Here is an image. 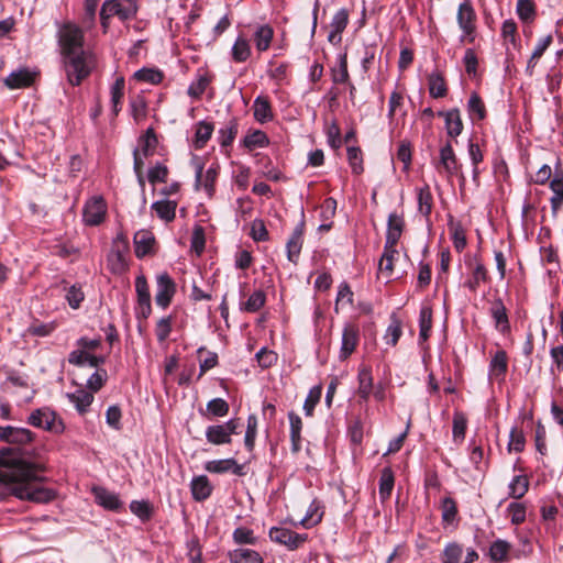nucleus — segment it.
Returning <instances> with one entry per match:
<instances>
[{"instance_id":"nucleus-11","label":"nucleus","mask_w":563,"mask_h":563,"mask_svg":"<svg viewBox=\"0 0 563 563\" xmlns=\"http://www.w3.org/2000/svg\"><path fill=\"white\" fill-rule=\"evenodd\" d=\"M268 534L272 541L285 545L290 551L297 550L308 539L306 533L300 534L289 529L279 527L271 528Z\"/></svg>"},{"instance_id":"nucleus-51","label":"nucleus","mask_w":563,"mask_h":563,"mask_svg":"<svg viewBox=\"0 0 563 563\" xmlns=\"http://www.w3.org/2000/svg\"><path fill=\"white\" fill-rule=\"evenodd\" d=\"M442 520L446 525H452L457 517V506L453 498L445 497L441 503Z\"/></svg>"},{"instance_id":"nucleus-44","label":"nucleus","mask_w":563,"mask_h":563,"mask_svg":"<svg viewBox=\"0 0 563 563\" xmlns=\"http://www.w3.org/2000/svg\"><path fill=\"white\" fill-rule=\"evenodd\" d=\"M157 145V139L153 129H148L139 140V147L141 156L148 157L154 153Z\"/></svg>"},{"instance_id":"nucleus-18","label":"nucleus","mask_w":563,"mask_h":563,"mask_svg":"<svg viewBox=\"0 0 563 563\" xmlns=\"http://www.w3.org/2000/svg\"><path fill=\"white\" fill-rule=\"evenodd\" d=\"M35 75V73L30 71L29 69L21 68L12 71L4 79V84L10 89L25 88L33 84Z\"/></svg>"},{"instance_id":"nucleus-57","label":"nucleus","mask_w":563,"mask_h":563,"mask_svg":"<svg viewBox=\"0 0 563 563\" xmlns=\"http://www.w3.org/2000/svg\"><path fill=\"white\" fill-rule=\"evenodd\" d=\"M526 444V438L523 431L514 427L510 430L509 442H508V451L509 452H522Z\"/></svg>"},{"instance_id":"nucleus-47","label":"nucleus","mask_w":563,"mask_h":563,"mask_svg":"<svg viewBox=\"0 0 563 563\" xmlns=\"http://www.w3.org/2000/svg\"><path fill=\"white\" fill-rule=\"evenodd\" d=\"M419 327V340L427 341L432 328V309L428 306H423L420 310Z\"/></svg>"},{"instance_id":"nucleus-23","label":"nucleus","mask_w":563,"mask_h":563,"mask_svg":"<svg viewBox=\"0 0 563 563\" xmlns=\"http://www.w3.org/2000/svg\"><path fill=\"white\" fill-rule=\"evenodd\" d=\"M511 551V544L503 539L495 540L487 552V556L493 563H506L509 562V554Z\"/></svg>"},{"instance_id":"nucleus-8","label":"nucleus","mask_w":563,"mask_h":563,"mask_svg":"<svg viewBox=\"0 0 563 563\" xmlns=\"http://www.w3.org/2000/svg\"><path fill=\"white\" fill-rule=\"evenodd\" d=\"M240 422L238 419H231L222 424H212L206 429V439L214 445L230 444L232 434L238 433Z\"/></svg>"},{"instance_id":"nucleus-56","label":"nucleus","mask_w":563,"mask_h":563,"mask_svg":"<svg viewBox=\"0 0 563 563\" xmlns=\"http://www.w3.org/2000/svg\"><path fill=\"white\" fill-rule=\"evenodd\" d=\"M516 11L523 22H531L536 16V7L532 0H518Z\"/></svg>"},{"instance_id":"nucleus-54","label":"nucleus","mask_w":563,"mask_h":563,"mask_svg":"<svg viewBox=\"0 0 563 563\" xmlns=\"http://www.w3.org/2000/svg\"><path fill=\"white\" fill-rule=\"evenodd\" d=\"M265 292L263 290H255L243 303L241 309L246 312H256L265 305Z\"/></svg>"},{"instance_id":"nucleus-28","label":"nucleus","mask_w":563,"mask_h":563,"mask_svg":"<svg viewBox=\"0 0 563 563\" xmlns=\"http://www.w3.org/2000/svg\"><path fill=\"white\" fill-rule=\"evenodd\" d=\"M254 119L260 123L268 122L273 119L272 107L267 97L258 96L253 103Z\"/></svg>"},{"instance_id":"nucleus-10","label":"nucleus","mask_w":563,"mask_h":563,"mask_svg":"<svg viewBox=\"0 0 563 563\" xmlns=\"http://www.w3.org/2000/svg\"><path fill=\"white\" fill-rule=\"evenodd\" d=\"M107 214V203L100 196L91 197L82 209V220L86 225L96 227L103 222Z\"/></svg>"},{"instance_id":"nucleus-27","label":"nucleus","mask_w":563,"mask_h":563,"mask_svg":"<svg viewBox=\"0 0 563 563\" xmlns=\"http://www.w3.org/2000/svg\"><path fill=\"white\" fill-rule=\"evenodd\" d=\"M373 391V377L372 371L367 366L358 369V388L357 395L364 401H367Z\"/></svg>"},{"instance_id":"nucleus-21","label":"nucleus","mask_w":563,"mask_h":563,"mask_svg":"<svg viewBox=\"0 0 563 563\" xmlns=\"http://www.w3.org/2000/svg\"><path fill=\"white\" fill-rule=\"evenodd\" d=\"M206 470L210 473H225L231 471L233 474L238 476L244 475L243 466L238 464L234 459H225V460H213L209 461L206 464Z\"/></svg>"},{"instance_id":"nucleus-33","label":"nucleus","mask_w":563,"mask_h":563,"mask_svg":"<svg viewBox=\"0 0 563 563\" xmlns=\"http://www.w3.org/2000/svg\"><path fill=\"white\" fill-rule=\"evenodd\" d=\"M428 86L430 96L433 98H443L448 93L445 80L439 71H433L428 76Z\"/></svg>"},{"instance_id":"nucleus-32","label":"nucleus","mask_w":563,"mask_h":563,"mask_svg":"<svg viewBox=\"0 0 563 563\" xmlns=\"http://www.w3.org/2000/svg\"><path fill=\"white\" fill-rule=\"evenodd\" d=\"M239 123L235 118H232L223 128L218 132V140L222 147L230 146L238 135Z\"/></svg>"},{"instance_id":"nucleus-20","label":"nucleus","mask_w":563,"mask_h":563,"mask_svg":"<svg viewBox=\"0 0 563 563\" xmlns=\"http://www.w3.org/2000/svg\"><path fill=\"white\" fill-rule=\"evenodd\" d=\"M439 117H443L445 121V130L449 136L456 137L463 131V122L459 109H451L449 111H439Z\"/></svg>"},{"instance_id":"nucleus-48","label":"nucleus","mask_w":563,"mask_h":563,"mask_svg":"<svg viewBox=\"0 0 563 563\" xmlns=\"http://www.w3.org/2000/svg\"><path fill=\"white\" fill-rule=\"evenodd\" d=\"M467 110L472 120H483L486 117L485 104L476 92L470 97Z\"/></svg>"},{"instance_id":"nucleus-37","label":"nucleus","mask_w":563,"mask_h":563,"mask_svg":"<svg viewBox=\"0 0 563 563\" xmlns=\"http://www.w3.org/2000/svg\"><path fill=\"white\" fill-rule=\"evenodd\" d=\"M489 280L488 272L485 265L477 262L472 271V277L465 283V286L473 292L477 290L481 283H487Z\"/></svg>"},{"instance_id":"nucleus-36","label":"nucleus","mask_w":563,"mask_h":563,"mask_svg":"<svg viewBox=\"0 0 563 563\" xmlns=\"http://www.w3.org/2000/svg\"><path fill=\"white\" fill-rule=\"evenodd\" d=\"M231 563H264L261 554L252 549H236L230 554Z\"/></svg>"},{"instance_id":"nucleus-41","label":"nucleus","mask_w":563,"mask_h":563,"mask_svg":"<svg viewBox=\"0 0 563 563\" xmlns=\"http://www.w3.org/2000/svg\"><path fill=\"white\" fill-rule=\"evenodd\" d=\"M214 130L213 123L207 121H200L196 124V133H195V147L202 148L210 140L212 132Z\"/></svg>"},{"instance_id":"nucleus-64","label":"nucleus","mask_w":563,"mask_h":563,"mask_svg":"<svg viewBox=\"0 0 563 563\" xmlns=\"http://www.w3.org/2000/svg\"><path fill=\"white\" fill-rule=\"evenodd\" d=\"M172 323H173V317L167 316L164 318H161L155 327V334L158 340V342H164L167 340L172 332Z\"/></svg>"},{"instance_id":"nucleus-34","label":"nucleus","mask_w":563,"mask_h":563,"mask_svg":"<svg viewBox=\"0 0 563 563\" xmlns=\"http://www.w3.org/2000/svg\"><path fill=\"white\" fill-rule=\"evenodd\" d=\"M58 46L60 49V54L64 57V63L67 65V60L70 57V23L65 22L59 25L58 32Z\"/></svg>"},{"instance_id":"nucleus-53","label":"nucleus","mask_w":563,"mask_h":563,"mask_svg":"<svg viewBox=\"0 0 563 563\" xmlns=\"http://www.w3.org/2000/svg\"><path fill=\"white\" fill-rule=\"evenodd\" d=\"M347 161L352 168V173L355 175H360L363 173V154L360 147L357 146H349L347 150Z\"/></svg>"},{"instance_id":"nucleus-17","label":"nucleus","mask_w":563,"mask_h":563,"mask_svg":"<svg viewBox=\"0 0 563 563\" xmlns=\"http://www.w3.org/2000/svg\"><path fill=\"white\" fill-rule=\"evenodd\" d=\"M405 227L404 218L397 213H390L387 222L386 242L389 246H397Z\"/></svg>"},{"instance_id":"nucleus-61","label":"nucleus","mask_w":563,"mask_h":563,"mask_svg":"<svg viewBox=\"0 0 563 563\" xmlns=\"http://www.w3.org/2000/svg\"><path fill=\"white\" fill-rule=\"evenodd\" d=\"M130 510L141 520L146 521L152 517V506L146 500H133L130 504Z\"/></svg>"},{"instance_id":"nucleus-24","label":"nucleus","mask_w":563,"mask_h":563,"mask_svg":"<svg viewBox=\"0 0 563 563\" xmlns=\"http://www.w3.org/2000/svg\"><path fill=\"white\" fill-rule=\"evenodd\" d=\"M550 188L553 191V196L550 199L551 208L553 212L561 209L563 205V170L556 168L554 176L550 181Z\"/></svg>"},{"instance_id":"nucleus-35","label":"nucleus","mask_w":563,"mask_h":563,"mask_svg":"<svg viewBox=\"0 0 563 563\" xmlns=\"http://www.w3.org/2000/svg\"><path fill=\"white\" fill-rule=\"evenodd\" d=\"M177 202L172 200H159L152 205V209L164 221L170 222L176 216Z\"/></svg>"},{"instance_id":"nucleus-50","label":"nucleus","mask_w":563,"mask_h":563,"mask_svg":"<svg viewBox=\"0 0 563 563\" xmlns=\"http://www.w3.org/2000/svg\"><path fill=\"white\" fill-rule=\"evenodd\" d=\"M251 55L249 41L244 37H238L232 47V57L238 63L245 62Z\"/></svg>"},{"instance_id":"nucleus-5","label":"nucleus","mask_w":563,"mask_h":563,"mask_svg":"<svg viewBox=\"0 0 563 563\" xmlns=\"http://www.w3.org/2000/svg\"><path fill=\"white\" fill-rule=\"evenodd\" d=\"M129 252V242L125 235L118 234L113 240L111 251L108 255V267L113 274H123L128 271L126 255Z\"/></svg>"},{"instance_id":"nucleus-63","label":"nucleus","mask_w":563,"mask_h":563,"mask_svg":"<svg viewBox=\"0 0 563 563\" xmlns=\"http://www.w3.org/2000/svg\"><path fill=\"white\" fill-rule=\"evenodd\" d=\"M250 235L255 242L268 241L269 233L262 219H255L252 221Z\"/></svg>"},{"instance_id":"nucleus-14","label":"nucleus","mask_w":563,"mask_h":563,"mask_svg":"<svg viewBox=\"0 0 563 563\" xmlns=\"http://www.w3.org/2000/svg\"><path fill=\"white\" fill-rule=\"evenodd\" d=\"M219 175V166H210L203 173V165L199 162L196 163V189L202 187L209 197H212L216 190V180Z\"/></svg>"},{"instance_id":"nucleus-3","label":"nucleus","mask_w":563,"mask_h":563,"mask_svg":"<svg viewBox=\"0 0 563 563\" xmlns=\"http://www.w3.org/2000/svg\"><path fill=\"white\" fill-rule=\"evenodd\" d=\"M101 345V338H81L77 341V350L73 351V364L97 368L104 364L106 356L96 355L95 352Z\"/></svg>"},{"instance_id":"nucleus-60","label":"nucleus","mask_w":563,"mask_h":563,"mask_svg":"<svg viewBox=\"0 0 563 563\" xmlns=\"http://www.w3.org/2000/svg\"><path fill=\"white\" fill-rule=\"evenodd\" d=\"M211 78L207 75H200L198 79L188 87V95L195 99H199L209 86Z\"/></svg>"},{"instance_id":"nucleus-29","label":"nucleus","mask_w":563,"mask_h":563,"mask_svg":"<svg viewBox=\"0 0 563 563\" xmlns=\"http://www.w3.org/2000/svg\"><path fill=\"white\" fill-rule=\"evenodd\" d=\"M396 256H398L397 246L388 247V244H385L378 269L382 274H385L386 277H390L394 272V261Z\"/></svg>"},{"instance_id":"nucleus-19","label":"nucleus","mask_w":563,"mask_h":563,"mask_svg":"<svg viewBox=\"0 0 563 563\" xmlns=\"http://www.w3.org/2000/svg\"><path fill=\"white\" fill-rule=\"evenodd\" d=\"M303 222H300L295 230L292 231L286 249H287V257L291 263H297L298 256L300 254L303 241Z\"/></svg>"},{"instance_id":"nucleus-42","label":"nucleus","mask_w":563,"mask_h":563,"mask_svg":"<svg viewBox=\"0 0 563 563\" xmlns=\"http://www.w3.org/2000/svg\"><path fill=\"white\" fill-rule=\"evenodd\" d=\"M289 423H290V440L292 444V451L298 452L300 450V442H301V429H302V421L298 415L295 412L288 413Z\"/></svg>"},{"instance_id":"nucleus-25","label":"nucleus","mask_w":563,"mask_h":563,"mask_svg":"<svg viewBox=\"0 0 563 563\" xmlns=\"http://www.w3.org/2000/svg\"><path fill=\"white\" fill-rule=\"evenodd\" d=\"M274 37V30L268 24H263L256 27L253 34V42L258 52H266Z\"/></svg>"},{"instance_id":"nucleus-59","label":"nucleus","mask_w":563,"mask_h":563,"mask_svg":"<svg viewBox=\"0 0 563 563\" xmlns=\"http://www.w3.org/2000/svg\"><path fill=\"white\" fill-rule=\"evenodd\" d=\"M501 36L508 41L515 48L518 47L517 24L512 19L505 20L501 25Z\"/></svg>"},{"instance_id":"nucleus-31","label":"nucleus","mask_w":563,"mask_h":563,"mask_svg":"<svg viewBox=\"0 0 563 563\" xmlns=\"http://www.w3.org/2000/svg\"><path fill=\"white\" fill-rule=\"evenodd\" d=\"M508 368L507 353L504 350H499L495 353L490 361L489 369L490 376L495 378H504Z\"/></svg>"},{"instance_id":"nucleus-39","label":"nucleus","mask_w":563,"mask_h":563,"mask_svg":"<svg viewBox=\"0 0 563 563\" xmlns=\"http://www.w3.org/2000/svg\"><path fill=\"white\" fill-rule=\"evenodd\" d=\"M417 201L419 212L428 218L433 207V197L428 185L417 190Z\"/></svg>"},{"instance_id":"nucleus-30","label":"nucleus","mask_w":563,"mask_h":563,"mask_svg":"<svg viewBox=\"0 0 563 563\" xmlns=\"http://www.w3.org/2000/svg\"><path fill=\"white\" fill-rule=\"evenodd\" d=\"M553 37L551 34L540 38L527 63V71L531 75L533 68L537 66L538 60L542 57L543 53L549 48L552 44Z\"/></svg>"},{"instance_id":"nucleus-49","label":"nucleus","mask_w":563,"mask_h":563,"mask_svg":"<svg viewBox=\"0 0 563 563\" xmlns=\"http://www.w3.org/2000/svg\"><path fill=\"white\" fill-rule=\"evenodd\" d=\"M507 514L510 517V522L519 526L526 521L527 507L523 503L512 501L507 507Z\"/></svg>"},{"instance_id":"nucleus-43","label":"nucleus","mask_w":563,"mask_h":563,"mask_svg":"<svg viewBox=\"0 0 563 563\" xmlns=\"http://www.w3.org/2000/svg\"><path fill=\"white\" fill-rule=\"evenodd\" d=\"M395 484L394 473L390 467L382 471L379 478V497L384 501L390 497Z\"/></svg>"},{"instance_id":"nucleus-45","label":"nucleus","mask_w":563,"mask_h":563,"mask_svg":"<svg viewBox=\"0 0 563 563\" xmlns=\"http://www.w3.org/2000/svg\"><path fill=\"white\" fill-rule=\"evenodd\" d=\"M509 496L515 499L522 498L529 490V479L527 476L517 475L512 478L509 486Z\"/></svg>"},{"instance_id":"nucleus-2","label":"nucleus","mask_w":563,"mask_h":563,"mask_svg":"<svg viewBox=\"0 0 563 563\" xmlns=\"http://www.w3.org/2000/svg\"><path fill=\"white\" fill-rule=\"evenodd\" d=\"M73 75L76 76V82L79 85L86 79L97 66V57L89 48L84 47V35L79 27L73 25Z\"/></svg>"},{"instance_id":"nucleus-7","label":"nucleus","mask_w":563,"mask_h":563,"mask_svg":"<svg viewBox=\"0 0 563 563\" xmlns=\"http://www.w3.org/2000/svg\"><path fill=\"white\" fill-rule=\"evenodd\" d=\"M462 165L460 164L454 150L450 142L444 144L440 148L439 162L435 164V168L440 174H443L446 179H451L453 176H460L464 179L461 173Z\"/></svg>"},{"instance_id":"nucleus-16","label":"nucleus","mask_w":563,"mask_h":563,"mask_svg":"<svg viewBox=\"0 0 563 563\" xmlns=\"http://www.w3.org/2000/svg\"><path fill=\"white\" fill-rule=\"evenodd\" d=\"M489 313L495 321V328L503 334L510 331L507 309L500 298L495 299L489 308Z\"/></svg>"},{"instance_id":"nucleus-38","label":"nucleus","mask_w":563,"mask_h":563,"mask_svg":"<svg viewBox=\"0 0 563 563\" xmlns=\"http://www.w3.org/2000/svg\"><path fill=\"white\" fill-rule=\"evenodd\" d=\"M268 144L269 139L267 134L261 130L249 132L243 140V145L250 151L266 147Z\"/></svg>"},{"instance_id":"nucleus-26","label":"nucleus","mask_w":563,"mask_h":563,"mask_svg":"<svg viewBox=\"0 0 563 563\" xmlns=\"http://www.w3.org/2000/svg\"><path fill=\"white\" fill-rule=\"evenodd\" d=\"M192 498L197 501L207 499L212 493V486L209 483L207 476H197L191 481L190 484Z\"/></svg>"},{"instance_id":"nucleus-6","label":"nucleus","mask_w":563,"mask_h":563,"mask_svg":"<svg viewBox=\"0 0 563 563\" xmlns=\"http://www.w3.org/2000/svg\"><path fill=\"white\" fill-rule=\"evenodd\" d=\"M456 20L463 32L460 41L474 43L476 34V13L468 0L459 5Z\"/></svg>"},{"instance_id":"nucleus-55","label":"nucleus","mask_w":563,"mask_h":563,"mask_svg":"<svg viewBox=\"0 0 563 563\" xmlns=\"http://www.w3.org/2000/svg\"><path fill=\"white\" fill-rule=\"evenodd\" d=\"M229 404L222 398H213L207 404L206 415L212 417H224L229 413Z\"/></svg>"},{"instance_id":"nucleus-52","label":"nucleus","mask_w":563,"mask_h":563,"mask_svg":"<svg viewBox=\"0 0 563 563\" xmlns=\"http://www.w3.org/2000/svg\"><path fill=\"white\" fill-rule=\"evenodd\" d=\"M322 516L323 512L320 511V505L317 501H312L306 516L301 519L300 525L305 528H311L321 521Z\"/></svg>"},{"instance_id":"nucleus-12","label":"nucleus","mask_w":563,"mask_h":563,"mask_svg":"<svg viewBox=\"0 0 563 563\" xmlns=\"http://www.w3.org/2000/svg\"><path fill=\"white\" fill-rule=\"evenodd\" d=\"M176 294V284L167 273H162L156 278V305L166 309Z\"/></svg>"},{"instance_id":"nucleus-46","label":"nucleus","mask_w":563,"mask_h":563,"mask_svg":"<svg viewBox=\"0 0 563 563\" xmlns=\"http://www.w3.org/2000/svg\"><path fill=\"white\" fill-rule=\"evenodd\" d=\"M92 401L93 393L91 390L79 388L75 394H73V402L75 404L77 411L81 415L88 410Z\"/></svg>"},{"instance_id":"nucleus-1","label":"nucleus","mask_w":563,"mask_h":563,"mask_svg":"<svg viewBox=\"0 0 563 563\" xmlns=\"http://www.w3.org/2000/svg\"><path fill=\"white\" fill-rule=\"evenodd\" d=\"M13 459L2 454L0 457V499L14 495L36 504L54 499V490L40 483V476L26 464H16Z\"/></svg>"},{"instance_id":"nucleus-22","label":"nucleus","mask_w":563,"mask_h":563,"mask_svg":"<svg viewBox=\"0 0 563 563\" xmlns=\"http://www.w3.org/2000/svg\"><path fill=\"white\" fill-rule=\"evenodd\" d=\"M133 241L135 255L136 257L142 258L152 252L155 238L152 232L147 230H140L134 234Z\"/></svg>"},{"instance_id":"nucleus-9","label":"nucleus","mask_w":563,"mask_h":563,"mask_svg":"<svg viewBox=\"0 0 563 563\" xmlns=\"http://www.w3.org/2000/svg\"><path fill=\"white\" fill-rule=\"evenodd\" d=\"M29 423L54 433H59L64 430L63 422L57 419L56 413L48 408L34 410L29 417Z\"/></svg>"},{"instance_id":"nucleus-13","label":"nucleus","mask_w":563,"mask_h":563,"mask_svg":"<svg viewBox=\"0 0 563 563\" xmlns=\"http://www.w3.org/2000/svg\"><path fill=\"white\" fill-rule=\"evenodd\" d=\"M95 501L106 510L119 512L123 508V501L119 494L109 490L102 486H93L91 488Z\"/></svg>"},{"instance_id":"nucleus-58","label":"nucleus","mask_w":563,"mask_h":563,"mask_svg":"<svg viewBox=\"0 0 563 563\" xmlns=\"http://www.w3.org/2000/svg\"><path fill=\"white\" fill-rule=\"evenodd\" d=\"M463 548L456 542L448 543L442 552L443 563H460Z\"/></svg>"},{"instance_id":"nucleus-62","label":"nucleus","mask_w":563,"mask_h":563,"mask_svg":"<svg viewBox=\"0 0 563 563\" xmlns=\"http://www.w3.org/2000/svg\"><path fill=\"white\" fill-rule=\"evenodd\" d=\"M322 387L320 385L312 387L303 404L306 416H312L316 405L320 401Z\"/></svg>"},{"instance_id":"nucleus-15","label":"nucleus","mask_w":563,"mask_h":563,"mask_svg":"<svg viewBox=\"0 0 563 563\" xmlns=\"http://www.w3.org/2000/svg\"><path fill=\"white\" fill-rule=\"evenodd\" d=\"M360 341V330L355 324H345L342 331V341L339 358L346 360L356 349Z\"/></svg>"},{"instance_id":"nucleus-40","label":"nucleus","mask_w":563,"mask_h":563,"mask_svg":"<svg viewBox=\"0 0 563 563\" xmlns=\"http://www.w3.org/2000/svg\"><path fill=\"white\" fill-rule=\"evenodd\" d=\"M402 334V322L396 313L390 316V323L384 335V340L387 344L395 346Z\"/></svg>"},{"instance_id":"nucleus-4","label":"nucleus","mask_w":563,"mask_h":563,"mask_svg":"<svg viewBox=\"0 0 563 563\" xmlns=\"http://www.w3.org/2000/svg\"><path fill=\"white\" fill-rule=\"evenodd\" d=\"M137 7L135 0H107L103 2L100 11L102 25L106 26L107 20L112 16H119L121 20H130L136 14Z\"/></svg>"}]
</instances>
